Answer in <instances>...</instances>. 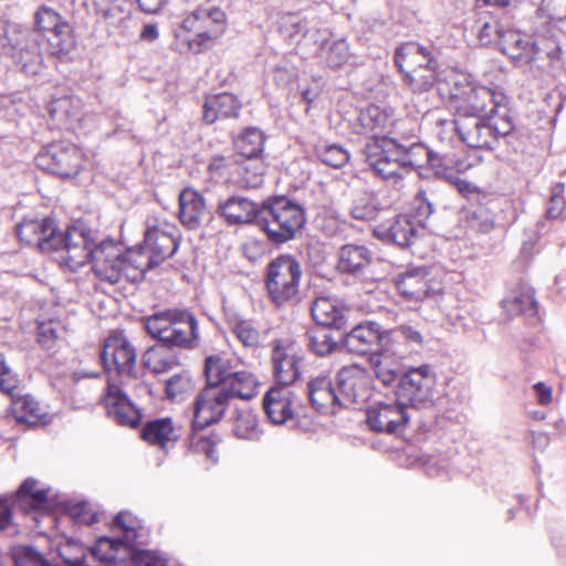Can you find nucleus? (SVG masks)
I'll return each instance as SVG.
<instances>
[{
    "label": "nucleus",
    "instance_id": "nucleus-1",
    "mask_svg": "<svg viewBox=\"0 0 566 566\" xmlns=\"http://www.w3.org/2000/svg\"><path fill=\"white\" fill-rule=\"evenodd\" d=\"M73 243L69 256H62V261L73 272L80 268L92 263L95 275L111 284H116L123 279L125 273V254L122 248L113 240H102L96 242V233L87 224H84V231L74 232Z\"/></svg>",
    "mask_w": 566,
    "mask_h": 566
},
{
    "label": "nucleus",
    "instance_id": "nucleus-2",
    "mask_svg": "<svg viewBox=\"0 0 566 566\" xmlns=\"http://www.w3.org/2000/svg\"><path fill=\"white\" fill-rule=\"evenodd\" d=\"M259 216V228L276 247L300 238L307 221L304 207L285 195H274L263 200Z\"/></svg>",
    "mask_w": 566,
    "mask_h": 566
},
{
    "label": "nucleus",
    "instance_id": "nucleus-3",
    "mask_svg": "<svg viewBox=\"0 0 566 566\" xmlns=\"http://www.w3.org/2000/svg\"><path fill=\"white\" fill-rule=\"evenodd\" d=\"M203 374L207 386L193 403L195 428H207L221 420L229 403L230 391L226 390L230 375L228 361L210 355L205 359Z\"/></svg>",
    "mask_w": 566,
    "mask_h": 566
},
{
    "label": "nucleus",
    "instance_id": "nucleus-4",
    "mask_svg": "<svg viewBox=\"0 0 566 566\" xmlns=\"http://www.w3.org/2000/svg\"><path fill=\"white\" fill-rule=\"evenodd\" d=\"M147 333L157 340L179 350H192L200 346V333L196 314L188 308L172 307L149 316Z\"/></svg>",
    "mask_w": 566,
    "mask_h": 566
},
{
    "label": "nucleus",
    "instance_id": "nucleus-5",
    "mask_svg": "<svg viewBox=\"0 0 566 566\" xmlns=\"http://www.w3.org/2000/svg\"><path fill=\"white\" fill-rule=\"evenodd\" d=\"M85 222L76 220L61 231L54 218L23 220L15 228L17 237L28 245L36 247L42 253L63 251V256H69L73 243L74 232L84 231Z\"/></svg>",
    "mask_w": 566,
    "mask_h": 566
},
{
    "label": "nucleus",
    "instance_id": "nucleus-6",
    "mask_svg": "<svg viewBox=\"0 0 566 566\" xmlns=\"http://www.w3.org/2000/svg\"><path fill=\"white\" fill-rule=\"evenodd\" d=\"M301 277V264L292 254H280L271 260L263 279L270 301L281 307L295 300Z\"/></svg>",
    "mask_w": 566,
    "mask_h": 566
},
{
    "label": "nucleus",
    "instance_id": "nucleus-7",
    "mask_svg": "<svg viewBox=\"0 0 566 566\" xmlns=\"http://www.w3.org/2000/svg\"><path fill=\"white\" fill-rule=\"evenodd\" d=\"M33 32H49L48 44L50 53L60 61L73 59L76 51V40L73 28L59 12L48 6H41L34 13Z\"/></svg>",
    "mask_w": 566,
    "mask_h": 566
},
{
    "label": "nucleus",
    "instance_id": "nucleus-8",
    "mask_svg": "<svg viewBox=\"0 0 566 566\" xmlns=\"http://www.w3.org/2000/svg\"><path fill=\"white\" fill-rule=\"evenodd\" d=\"M36 167L60 178H74L84 164L82 150L74 144L65 140L53 142L45 145L34 157Z\"/></svg>",
    "mask_w": 566,
    "mask_h": 566
},
{
    "label": "nucleus",
    "instance_id": "nucleus-9",
    "mask_svg": "<svg viewBox=\"0 0 566 566\" xmlns=\"http://www.w3.org/2000/svg\"><path fill=\"white\" fill-rule=\"evenodd\" d=\"M436 374L428 364L409 367L401 375L394 391L395 397L408 407L422 408L433 402Z\"/></svg>",
    "mask_w": 566,
    "mask_h": 566
},
{
    "label": "nucleus",
    "instance_id": "nucleus-10",
    "mask_svg": "<svg viewBox=\"0 0 566 566\" xmlns=\"http://www.w3.org/2000/svg\"><path fill=\"white\" fill-rule=\"evenodd\" d=\"M492 88L479 85L467 76L457 80L450 88L453 119L472 118L489 114L486 107Z\"/></svg>",
    "mask_w": 566,
    "mask_h": 566
},
{
    "label": "nucleus",
    "instance_id": "nucleus-11",
    "mask_svg": "<svg viewBox=\"0 0 566 566\" xmlns=\"http://www.w3.org/2000/svg\"><path fill=\"white\" fill-rule=\"evenodd\" d=\"M182 27L195 32V38L189 41V45L191 49L197 46L199 52L223 33L226 13L214 6H200L182 21Z\"/></svg>",
    "mask_w": 566,
    "mask_h": 566
},
{
    "label": "nucleus",
    "instance_id": "nucleus-12",
    "mask_svg": "<svg viewBox=\"0 0 566 566\" xmlns=\"http://www.w3.org/2000/svg\"><path fill=\"white\" fill-rule=\"evenodd\" d=\"M386 332L376 322H361L350 331H344V348L350 354L368 355L369 359L378 356L387 357Z\"/></svg>",
    "mask_w": 566,
    "mask_h": 566
},
{
    "label": "nucleus",
    "instance_id": "nucleus-13",
    "mask_svg": "<svg viewBox=\"0 0 566 566\" xmlns=\"http://www.w3.org/2000/svg\"><path fill=\"white\" fill-rule=\"evenodd\" d=\"M136 350L124 337H108L99 353L104 371L113 379L112 373L119 377H136Z\"/></svg>",
    "mask_w": 566,
    "mask_h": 566
},
{
    "label": "nucleus",
    "instance_id": "nucleus-14",
    "mask_svg": "<svg viewBox=\"0 0 566 566\" xmlns=\"http://www.w3.org/2000/svg\"><path fill=\"white\" fill-rule=\"evenodd\" d=\"M407 409L408 406L397 398L392 402H378L367 409L366 422L373 431L399 433L410 421Z\"/></svg>",
    "mask_w": 566,
    "mask_h": 566
},
{
    "label": "nucleus",
    "instance_id": "nucleus-15",
    "mask_svg": "<svg viewBox=\"0 0 566 566\" xmlns=\"http://www.w3.org/2000/svg\"><path fill=\"white\" fill-rule=\"evenodd\" d=\"M107 415L112 417L119 426L136 428L140 424L142 410L129 399L127 394L109 377L107 380L106 392L102 398Z\"/></svg>",
    "mask_w": 566,
    "mask_h": 566
},
{
    "label": "nucleus",
    "instance_id": "nucleus-16",
    "mask_svg": "<svg viewBox=\"0 0 566 566\" xmlns=\"http://www.w3.org/2000/svg\"><path fill=\"white\" fill-rule=\"evenodd\" d=\"M310 312L318 327L335 332L348 328L349 310L337 298L318 296L312 301Z\"/></svg>",
    "mask_w": 566,
    "mask_h": 566
},
{
    "label": "nucleus",
    "instance_id": "nucleus-17",
    "mask_svg": "<svg viewBox=\"0 0 566 566\" xmlns=\"http://www.w3.org/2000/svg\"><path fill=\"white\" fill-rule=\"evenodd\" d=\"M454 129L460 140L468 147L479 149H495V138L492 135V118L489 114L472 118L453 119Z\"/></svg>",
    "mask_w": 566,
    "mask_h": 566
},
{
    "label": "nucleus",
    "instance_id": "nucleus-18",
    "mask_svg": "<svg viewBox=\"0 0 566 566\" xmlns=\"http://www.w3.org/2000/svg\"><path fill=\"white\" fill-rule=\"evenodd\" d=\"M525 64L542 71L563 65V50L559 40L554 36L536 35L532 38Z\"/></svg>",
    "mask_w": 566,
    "mask_h": 566
},
{
    "label": "nucleus",
    "instance_id": "nucleus-19",
    "mask_svg": "<svg viewBox=\"0 0 566 566\" xmlns=\"http://www.w3.org/2000/svg\"><path fill=\"white\" fill-rule=\"evenodd\" d=\"M373 234L378 240L401 249L410 247L417 238V228L411 217L396 214L377 224Z\"/></svg>",
    "mask_w": 566,
    "mask_h": 566
},
{
    "label": "nucleus",
    "instance_id": "nucleus-20",
    "mask_svg": "<svg viewBox=\"0 0 566 566\" xmlns=\"http://www.w3.org/2000/svg\"><path fill=\"white\" fill-rule=\"evenodd\" d=\"M216 211L229 226L253 223L259 227L261 203L243 196H230L226 200H219Z\"/></svg>",
    "mask_w": 566,
    "mask_h": 566
},
{
    "label": "nucleus",
    "instance_id": "nucleus-21",
    "mask_svg": "<svg viewBox=\"0 0 566 566\" xmlns=\"http://www.w3.org/2000/svg\"><path fill=\"white\" fill-rule=\"evenodd\" d=\"M178 217L188 230H197L205 219L211 220L202 195L192 188H185L180 192Z\"/></svg>",
    "mask_w": 566,
    "mask_h": 566
},
{
    "label": "nucleus",
    "instance_id": "nucleus-22",
    "mask_svg": "<svg viewBox=\"0 0 566 566\" xmlns=\"http://www.w3.org/2000/svg\"><path fill=\"white\" fill-rule=\"evenodd\" d=\"M242 105L231 93H219L206 96L202 120L211 125L218 119L239 117Z\"/></svg>",
    "mask_w": 566,
    "mask_h": 566
},
{
    "label": "nucleus",
    "instance_id": "nucleus-23",
    "mask_svg": "<svg viewBox=\"0 0 566 566\" xmlns=\"http://www.w3.org/2000/svg\"><path fill=\"white\" fill-rule=\"evenodd\" d=\"M300 358L292 353V348L283 347L277 342L272 349L274 378L277 385L291 386L300 377Z\"/></svg>",
    "mask_w": 566,
    "mask_h": 566
},
{
    "label": "nucleus",
    "instance_id": "nucleus-24",
    "mask_svg": "<svg viewBox=\"0 0 566 566\" xmlns=\"http://www.w3.org/2000/svg\"><path fill=\"white\" fill-rule=\"evenodd\" d=\"M388 356L405 358L415 346L420 347L423 342L421 333L409 325H400L386 332Z\"/></svg>",
    "mask_w": 566,
    "mask_h": 566
},
{
    "label": "nucleus",
    "instance_id": "nucleus-25",
    "mask_svg": "<svg viewBox=\"0 0 566 566\" xmlns=\"http://www.w3.org/2000/svg\"><path fill=\"white\" fill-rule=\"evenodd\" d=\"M307 395L311 405L318 411L328 407H345L336 387L328 376H318L307 384Z\"/></svg>",
    "mask_w": 566,
    "mask_h": 566
},
{
    "label": "nucleus",
    "instance_id": "nucleus-26",
    "mask_svg": "<svg viewBox=\"0 0 566 566\" xmlns=\"http://www.w3.org/2000/svg\"><path fill=\"white\" fill-rule=\"evenodd\" d=\"M9 397L12 400V415L18 423L35 427L49 422V413L42 410L32 395H18L14 390V396Z\"/></svg>",
    "mask_w": 566,
    "mask_h": 566
},
{
    "label": "nucleus",
    "instance_id": "nucleus-27",
    "mask_svg": "<svg viewBox=\"0 0 566 566\" xmlns=\"http://www.w3.org/2000/svg\"><path fill=\"white\" fill-rule=\"evenodd\" d=\"M181 353L176 347H170L164 342L157 340L142 357L143 365L155 374L168 371L180 364Z\"/></svg>",
    "mask_w": 566,
    "mask_h": 566
},
{
    "label": "nucleus",
    "instance_id": "nucleus-28",
    "mask_svg": "<svg viewBox=\"0 0 566 566\" xmlns=\"http://www.w3.org/2000/svg\"><path fill=\"white\" fill-rule=\"evenodd\" d=\"M265 136L263 132L256 127H247L234 138L233 145L240 156L244 158L240 163V168L245 172H250L251 167L249 160L259 158L264 149Z\"/></svg>",
    "mask_w": 566,
    "mask_h": 566
},
{
    "label": "nucleus",
    "instance_id": "nucleus-29",
    "mask_svg": "<svg viewBox=\"0 0 566 566\" xmlns=\"http://www.w3.org/2000/svg\"><path fill=\"white\" fill-rule=\"evenodd\" d=\"M428 271L417 268L402 273L396 281L398 292L408 301H422L430 295Z\"/></svg>",
    "mask_w": 566,
    "mask_h": 566
},
{
    "label": "nucleus",
    "instance_id": "nucleus-30",
    "mask_svg": "<svg viewBox=\"0 0 566 566\" xmlns=\"http://www.w3.org/2000/svg\"><path fill=\"white\" fill-rule=\"evenodd\" d=\"M306 337L308 348L321 357L340 352L344 348V331L335 332L316 326L306 332Z\"/></svg>",
    "mask_w": 566,
    "mask_h": 566
},
{
    "label": "nucleus",
    "instance_id": "nucleus-31",
    "mask_svg": "<svg viewBox=\"0 0 566 566\" xmlns=\"http://www.w3.org/2000/svg\"><path fill=\"white\" fill-rule=\"evenodd\" d=\"M373 252L365 245L346 244L339 250L338 269L343 273L363 275L373 262Z\"/></svg>",
    "mask_w": 566,
    "mask_h": 566
},
{
    "label": "nucleus",
    "instance_id": "nucleus-32",
    "mask_svg": "<svg viewBox=\"0 0 566 566\" xmlns=\"http://www.w3.org/2000/svg\"><path fill=\"white\" fill-rule=\"evenodd\" d=\"M503 307L511 315H523L528 319L536 318L538 303L534 289L527 284H521L511 297L503 301Z\"/></svg>",
    "mask_w": 566,
    "mask_h": 566
},
{
    "label": "nucleus",
    "instance_id": "nucleus-33",
    "mask_svg": "<svg viewBox=\"0 0 566 566\" xmlns=\"http://www.w3.org/2000/svg\"><path fill=\"white\" fill-rule=\"evenodd\" d=\"M363 154L365 161L379 177L389 179L399 176L398 164H395V159H390L387 151L381 149L378 139L367 142Z\"/></svg>",
    "mask_w": 566,
    "mask_h": 566
},
{
    "label": "nucleus",
    "instance_id": "nucleus-34",
    "mask_svg": "<svg viewBox=\"0 0 566 566\" xmlns=\"http://www.w3.org/2000/svg\"><path fill=\"white\" fill-rule=\"evenodd\" d=\"M489 117L492 118L491 129L495 138V148L503 139L515 153L518 151L517 130L510 111L507 108H504V112L495 109L489 113Z\"/></svg>",
    "mask_w": 566,
    "mask_h": 566
},
{
    "label": "nucleus",
    "instance_id": "nucleus-35",
    "mask_svg": "<svg viewBox=\"0 0 566 566\" xmlns=\"http://www.w3.org/2000/svg\"><path fill=\"white\" fill-rule=\"evenodd\" d=\"M533 36L523 35L515 30H505L500 34L499 48L515 64H525L530 42Z\"/></svg>",
    "mask_w": 566,
    "mask_h": 566
},
{
    "label": "nucleus",
    "instance_id": "nucleus-36",
    "mask_svg": "<svg viewBox=\"0 0 566 566\" xmlns=\"http://www.w3.org/2000/svg\"><path fill=\"white\" fill-rule=\"evenodd\" d=\"M359 125L358 134H373L370 140L380 139L379 134L384 132L389 123V116L376 105L360 109L357 116Z\"/></svg>",
    "mask_w": 566,
    "mask_h": 566
},
{
    "label": "nucleus",
    "instance_id": "nucleus-37",
    "mask_svg": "<svg viewBox=\"0 0 566 566\" xmlns=\"http://www.w3.org/2000/svg\"><path fill=\"white\" fill-rule=\"evenodd\" d=\"M144 241L161 259L172 258L179 249V240L156 226L146 229Z\"/></svg>",
    "mask_w": 566,
    "mask_h": 566
},
{
    "label": "nucleus",
    "instance_id": "nucleus-38",
    "mask_svg": "<svg viewBox=\"0 0 566 566\" xmlns=\"http://www.w3.org/2000/svg\"><path fill=\"white\" fill-rule=\"evenodd\" d=\"M172 432V421L166 417L147 421L142 429L140 437L151 444L165 446L171 439L177 440L176 437H171Z\"/></svg>",
    "mask_w": 566,
    "mask_h": 566
},
{
    "label": "nucleus",
    "instance_id": "nucleus-39",
    "mask_svg": "<svg viewBox=\"0 0 566 566\" xmlns=\"http://www.w3.org/2000/svg\"><path fill=\"white\" fill-rule=\"evenodd\" d=\"M255 385L256 380L251 373L230 371L229 384L226 386V390L230 391L229 401L232 398L251 400L256 395Z\"/></svg>",
    "mask_w": 566,
    "mask_h": 566
},
{
    "label": "nucleus",
    "instance_id": "nucleus-40",
    "mask_svg": "<svg viewBox=\"0 0 566 566\" xmlns=\"http://www.w3.org/2000/svg\"><path fill=\"white\" fill-rule=\"evenodd\" d=\"M292 28L293 31L290 33V38L295 42H313L316 45L315 51L325 50L328 43V31L326 29L321 30L314 27H308V23L305 20L292 22Z\"/></svg>",
    "mask_w": 566,
    "mask_h": 566
},
{
    "label": "nucleus",
    "instance_id": "nucleus-41",
    "mask_svg": "<svg viewBox=\"0 0 566 566\" xmlns=\"http://www.w3.org/2000/svg\"><path fill=\"white\" fill-rule=\"evenodd\" d=\"M439 71L420 66V69H413L405 73L402 80L413 93L422 94L433 87Z\"/></svg>",
    "mask_w": 566,
    "mask_h": 566
},
{
    "label": "nucleus",
    "instance_id": "nucleus-42",
    "mask_svg": "<svg viewBox=\"0 0 566 566\" xmlns=\"http://www.w3.org/2000/svg\"><path fill=\"white\" fill-rule=\"evenodd\" d=\"M3 46H11L14 53H18L29 46L32 40H38L33 30L23 28L17 23H7L3 29Z\"/></svg>",
    "mask_w": 566,
    "mask_h": 566
},
{
    "label": "nucleus",
    "instance_id": "nucleus-43",
    "mask_svg": "<svg viewBox=\"0 0 566 566\" xmlns=\"http://www.w3.org/2000/svg\"><path fill=\"white\" fill-rule=\"evenodd\" d=\"M59 556L63 566H96L90 563L87 548L74 539H67L59 547Z\"/></svg>",
    "mask_w": 566,
    "mask_h": 566
},
{
    "label": "nucleus",
    "instance_id": "nucleus-44",
    "mask_svg": "<svg viewBox=\"0 0 566 566\" xmlns=\"http://www.w3.org/2000/svg\"><path fill=\"white\" fill-rule=\"evenodd\" d=\"M391 357L392 356H378L377 358H370V364L373 365L376 378L384 386L394 387L395 390L400 375L405 371V369L392 367L389 363Z\"/></svg>",
    "mask_w": 566,
    "mask_h": 566
},
{
    "label": "nucleus",
    "instance_id": "nucleus-45",
    "mask_svg": "<svg viewBox=\"0 0 566 566\" xmlns=\"http://www.w3.org/2000/svg\"><path fill=\"white\" fill-rule=\"evenodd\" d=\"M13 55L25 74L35 75L41 71L42 56L38 40H32L29 46L18 53H13Z\"/></svg>",
    "mask_w": 566,
    "mask_h": 566
},
{
    "label": "nucleus",
    "instance_id": "nucleus-46",
    "mask_svg": "<svg viewBox=\"0 0 566 566\" xmlns=\"http://www.w3.org/2000/svg\"><path fill=\"white\" fill-rule=\"evenodd\" d=\"M334 385L340 398L345 401V407L356 401L357 378L350 368H342L336 375Z\"/></svg>",
    "mask_w": 566,
    "mask_h": 566
},
{
    "label": "nucleus",
    "instance_id": "nucleus-47",
    "mask_svg": "<svg viewBox=\"0 0 566 566\" xmlns=\"http://www.w3.org/2000/svg\"><path fill=\"white\" fill-rule=\"evenodd\" d=\"M316 155L323 164L337 169L344 167L349 160L348 151L336 144L316 147Z\"/></svg>",
    "mask_w": 566,
    "mask_h": 566
},
{
    "label": "nucleus",
    "instance_id": "nucleus-48",
    "mask_svg": "<svg viewBox=\"0 0 566 566\" xmlns=\"http://www.w3.org/2000/svg\"><path fill=\"white\" fill-rule=\"evenodd\" d=\"M13 560L15 566H54L52 562L31 545L15 547Z\"/></svg>",
    "mask_w": 566,
    "mask_h": 566
},
{
    "label": "nucleus",
    "instance_id": "nucleus-49",
    "mask_svg": "<svg viewBox=\"0 0 566 566\" xmlns=\"http://www.w3.org/2000/svg\"><path fill=\"white\" fill-rule=\"evenodd\" d=\"M192 388L191 376L187 371L175 374L165 382V394L169 400L184 399Z\"/></svg>",
    "mask_w": 566,
    "mask_h": 566
},
{
    "label": "nucleus",
    "instance_id": "nucleus-50",
    "mask_svg": "<svg viewBox=\"0 0 566 566\" xmlns=\"http://www.w3.org/2000/svg\"><path fill=\"white\" fill-rule=\"evenodd\" d=\"M205 428H195L193 420L191 421V432L188 436V448L195 453H205L208 459L214 463L218 461L216 457L214 442L206 436L199 434Z\"/></svg>",
    "mask_w": 566,
    "mask_h": 566
},
{
    "label": "nucleus",
    "instance_id": "nucleus-51",
    "mask_svg": "<svg viewBox=\"0 0 566 566\" xmlns=\"http://www.w3.org/2000/svg\"><path fill=\"white\" fill-rule=\"evenodd\" d=\"M325 62L329 69L342 67L349 59V45L344 39L327 43Z\"/></svg>",
    "mask_w": 566,
    "mask_h": 566
},
{
    "label": "nucleus",
    "instance_id": "nucleus-52",
    "mask_svg": "<svg viewBox=\"0 0 566 566\" xmlns=\"http://www.w3.org/2000/svg\"><path fill=\"white\" fill-rule=\"evenodd\" d=\"M349 213L356 220L370 221L376 219L378 208L373 198L363 197L354 200Z\"/></svg>",
    "mask_w": 566,
    "mask_h": 566
},
{
    "label": "nucleus",
    "instance_id": "nucleus-53",
    "mask_svg": "<svg viewBox=\"0 0 566 566\" xmlns=\"http://www.w3.org/2000/svg\"><path fill=\"white\" fill-rule=\"evenodd\" d=\"M232 333L245 347L255 348L260 343L259 331L248 321L237 322L232 327Z\"/></svg>",
    "mask_w": 566,
    "mask_h": 566
},
{
    "label": "nucleus",
    "instance_id": "nucleus-54",
    "mask_svg": "<svg viewBox=\"0 0 566 566\" xmlns=\"http://www.w3.org/2000/svg\"><path fill=\"white\" fill-rule=\"evenodd\" d=\"M265 415L273 424H284L293 418L292 402H262Z\"/></svg>",
    "mask_w": 566,
    "mask_h": 566
},
{
    "label": "nucleus",
    "instance_id": "nucleus-55",
    "mask_svg": "<svg viewBox=\"0 0 566 566\" xmlns=\"http://www.w3.org/2000/svg\"><path fill=\"white\" fill-rule=\"evenodd\" d=\"M113 525L123 531V536L122 538H119V541H122L123 544L133 547H139L140 545L145 544V541L142 539V535L138 532V530L134 525L126 524L123 512H119L115 515L113 520Z\"/></svg>",
    "mask_w": 566,
    "mask_h": 566
},
{
    "label": "nucleus",
    "instance_id": "nucleus-56",
    "mask_svg": "<svg viewBox=\"0 0 566 566\" xmlns=\"http://www.w3.org/2000/svg\"><path fill=\"white\" fill-rule=\"evenodd\" d=\"M424 163L433 171V175L437 178L447 180L448 182H452L453 179H457L454 170L442 164V157L438 153L429 149L424 158Z\"/></svg>",
    "mask_w": 566,
    "mask_h": 566
},
{
    "label": "nucleus",
    "instance_id": "nucleus-57",
    "mask_svg": "<svg viewBox=\"0 0 566 566\" xmlns=\"http://www.w3.org/2000/svg\"><path fill=\"white\" fill-rule=\"evenodd\" d=\"M378 145L382 150L387 151L390 159H395V164H398L399 169L406 167V146L399 144L397 139L387 136H381L380 139H378Z\"/></svg>",
    "mask_w": 566,
    "mask_h": 566
},
{
    "label": "nucleus",
    "instance_id": "nucleus-58",
    "mask_svg": "<svg viewBox=\"0 0 566 566\" xmlns=\"http://www.w3.org/2000/svg\"><path fill=\"white\" fill-rule=\"evenodd\" d=\"M434 210V205L429 199L426 190L420 189L415 197V218L417 222L426 227V222Z\"/></svg>",
    "mask_w": 566,
    "mask_h": 566
},
{
    "label": "nucleus",
    "instance_id": "nucleus-59",
    "mask_svg": "<svg viewBox=\"0 0 566 566\" xmlns=\"http://www.w3.org/2000/svg\"><path fill=\"white\" fill-rule=\"evenodd\" d=\"M18 376L8 366L6 358L0 354V392L7 396H14L18 390Z\"/></svg>",
    "mask_w": 566,
    "mask_h": 566
},
{
    "label": "nucleus",
    "instance_id": "nucleus-60",
    "mask_svg": "<svg viewBox=\"0 0 566 566\" xmlns=\"http://www.w3.org/2000/svg\"><path fill=\"white\" fill-rule=\"evenodd\" d=\"M537 12L552 20L565 21L566 0H542Z\"/></svg>",
    "mask_w": 566,
    "mask_h": 566
},
{
    "label": "nucleus",
    "instance_id": "nucleus-61",
    "mask_svg": "<svg viewBox=\"0 0 566 566\" xmlns=\"http://www.w3.org/2000/svg\"><path fill=\"white\" fill-rule=\"evenodd\" d=\"M504 32V29L497 23L485 22L482 24L478 32V39L481 45L486 46L495 43L500 44V34Z\"/></svg>",
    "mask_w": 566,
    "mask_h": 566
},
{
    "label": "nucleus",
    "instance_id": "nucleus-62",
    "mask_svg": "<svg viewBox=\"0 0 566 566\" xmlns=\"http://www.w3.org/2000/svg\"><path fill=\"white\" fill-rule=\"evenodd\" d=\"M256 428V419L252 415H238L233 428L234 434L240 439H252Z\"/></svg>",
    "mask_w": 566,
    "mask_h": 566
},
{
    "label": "nucleus",
    "instance_id": "nucleus-63",
    "mask_svg": "<svg viewBox=\"0 0 566 566\" xmlns=\"http://www.w3.org/2000/svg\"><path fill=\"white\" fill-rule=\"evenodd\" d=\"M564 185L558 184L552 189V195L548 202V208L546 210V216L551 219L558 218L564 208H565V199L563 197Z\"/></svg>",
    "mask_w": 566,
    "mask_h": 566
},
{
    "label": "nucleus",
    "instance_id": "nucleus-64",
    "mask_svg": "<svg viewBox=\"0 0 566 566\" xmlns=\"http://www.w3.org/2000/svg\"><path fill=\"white\" fill-rule=\"evenodd\" d=\"M428 151L429 148L421 143H413L408 147L406 146V167H420Z\"/></svg>",
    "mask_w": 566,
    "mask_h": 566
}]
</instances>
